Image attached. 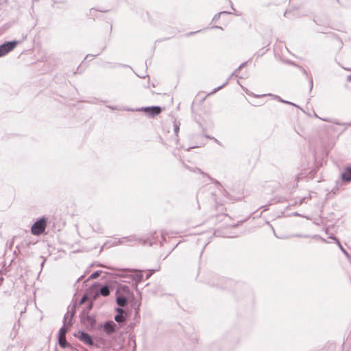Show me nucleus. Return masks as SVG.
I'll return each mask as SVG.
<instances>
[{
  "label": "nucleus",
  "instance_id": "nucleus-1",
  "mask_svg": "<svg viewBox=\"0 0 351 351\" xmlns=\"http://www.w3.org/2000/svg\"><path fill=\"white\" fill-rule=\"evenodd\" d=\"M47 226L46 220L44 217H42L37 221H36L31 228L32 233L34 235H40L43 233L45 230Z\"/></svg>",
  "mask_w": 351,
  "mask_h": 351
},
{
  "label": "nucleus",
  "instance_id": "nucleus-2",
  "mask_svg": "<svg viewBox=\"0 0 351 351\" xmlns=\"http://www.w3.org/2000/svg\"><path fill=\"white\" fill-rule=\"evenodd\" d=\"M17 41H10L5 43L0 46V57L5 56L11 51L17 45Z\"/></svg>",
  "mask_w": 351,
  "mask_h": 351
},
{
  "label": "nucleus",
  "instance_id": "nucleus-3",
  "mask_svg": "<svg viewBox=\"0 0 351 351\" xmlns=\"http://www.w3.org/2000/svg\"><path fill=\"white\" fill-rule=\"evenodd\" d=\"M66 328L64 324L59 330V336H58V342L59 345L62 348H66L68 346L67 341L66 340Z\"/></svg>",
  "mask_w": 351,
  "mask_h": 351
},
{
  "label": "nucleus",
  "instance_id": "nucleus-4",
  "mask_svg": "<svg viewBox=\"0 0 351 351\" xmlns=\"http://www.w3.org/2000/svg\"><path fill=\"white\" fill-rule=\"evenodd\" d=\"M76 337L84 343L92 346L93 344V341L90 335L85 332H79L78 335Z\"/></svg>",
  "mask_w": 351,
  "mask_h": 351
},
{
  "label": "nucleus",
  "instance_id": "nucleus-5",
  "mask_svg": "<svg viewBox=\"0 0 351 351\" xmlns=\"http://www.w3.org/2000/svg\"><path fill=\"white\" fill-rule=\"evenodd\" d=\"M117 327V324L111 322H107L104 325V330L108 335H111L115 331V328Z\"/></svg>",
  "mask_w": 351,
  "mask_h": 351
},
{
  "label": "nucleus",
  "instance_id": "nucleus-6",
  "mask_svg": "<svg viewBox=\"0 0 351 351\" xmlns=\"http://www.w3.org/2000/svg\"><path fill=\"white\" fill-rule=\"evenodd\" d=\"M144 110L151 116L158 115L161 112V108L159 106L147 107Z\"/></svg>",
  "mask_w": 351,
  "mask_h": 351
},
{
  "label": "nucleus",
  "instance_id": "nucleus-7",
  "mask_svg": "<svg viewBox=\"0 0 351 351\" xmlns=\"http://www.w3.org/2000/svg\"><path fill=\"white\" fill-rule=\"evenodd\" d=\"M136 241L137 240L135 238V237H133V236L123 237L121 239H119L117 241V244H123V243H135Z\"/></svg>",
  "mask_w": 351,
  "mask_h": 351
},
{
  "label": "nucleus",
  "instance_id": "nucleus-8",
  "mask_svg": "<svg viewBox=\"0 0 351 351\" xmlns=\"http://www.w3.org/2000/svg\"><path fill=\"white\" fill-rule=\"evenodd\" d=\"M341 178L343 180L351 181V167H348L344 170L341 174Z\"/></svg>",
  "mask_w": 351,
  "mask_h": 351
},
{
  "label": "nucleus",
  "instance_id": "nucleus-9",
  "mask_svg": "<svg viewBox=\"0 0 351 351\" xmlns=\"http://www.w3.org/2000/svg\"><path fill=\"white\" fill-rule=\"evenodd\" d=\"M95 319L91 315H86L84 319V322L91 326H93L95 324Z\"/></svg>",
  "mask_w": 351,
  "mask_h": 351
},
{
  "label": "nucleus",
  "instance_id": "nucleus-10",
  "mask_svg": "<svg viewBox=\"0 0 351 351\" xmlns=\"http://www.w3.org/2000/svg\"><path fill=\"white\" fill-rule=\"evenodd\" d=\"M99 293L103 296H108L110 294V289L108 286H103L99 289Z\"/></svg>",
  "mask_w": 351,
  "mask_h": 351
},
{
  "label": "nucleus",
  "instance_id": "nucleus-11",
  "mask_svg": "<svg viewBox=\"0 0 351 351\" xmlns=\"http://www.w3.org/2000/svg\"><path fill=\"white\" fill-rule=\"evenodd\" d=\"M330 239H332L335 241V243L338 245L339 249L342 251V252L344 254H346V256L348 255V253L347 252V251L343 248V247L342 246V245L341 244L339 241L335 237H330Z\"/></svg>",
  "mask_w": 351,
  "mask_h": 351
},
{
  "label": "nucleus",
  "instance_id": "nucleus-12",
  "mask_svg": "<svg viewBox=\"0 0 351 351\" xmlns=\"http://www.w3.org/2000/svg\"><path fill=\"white\" fill-rule=\"evenodd\" d=\"M117 302L120 306H125L128 301L125 297L119 296L117 298Z\"/></svg>",
  "mask_w": 351,
  "mask_h": 351
},
{
  "label": "nucleus",
  "instance_id": "nucleus-13",
  "mask_svg": "<svg viewBox=\"0 0 351 351\" xmlns=\"http://www.w3.org/2000/svg\"><path fill=\"white\" fill-rule=\"evenodd\" d=\"M114 319L118 323H121V322H123L125 321V317L123 316V315L117 314V315H115Z\"/></svg>",
  "mask_w": 351,
  "mask_h": 351
},
{
  "label": "nucleus",
  "instance_id": "nucleus-14",
  "mask_svg": "<svg viewBox=\"0 0 351 351\" xmlns=\"http://www.w3.org/2000/svg\"><path fill=\"white\" fill-rule=\"evenodd\" d=\"M134 278L136 280V281L137 282H139L141 281L142 278H143V274H142V272L141 271H138L137 272L135 275H134Z\"/></svg>",
  "mask_w": 351,
  "mask_h": 351
},
{
  "label": "nucleus",
  "instance_id": "nucleus-15",
  "mask_svg": "<svg viewBox=\"0 0 351 351\" xmlns=\"http://www.w3.org/2000/svg\"><path fill=\"white\" fill-rule=\"evenodd\" d=\"M173 128H174V132H175L176 135L177 136L179 129H180V123L178 121H174Z\"/></svg>",
  "mask_w": 351,
  "mask_h": 351
},
{
  "label": "nucleus",
  "instance_id": "nucleus-16",
  "mask_svg": "<svg viewBox=\"0 0 351 351\" xmlns=\"http://www.w3.org/2000/svg\"><path fill=\"white\" fill-rule=\"evenodd\" d=\"M234 73H233L231 75V76H230V77L227 80V81H226L223 84H222L221 86H219V87H218V88H215V89L214 90L213 93L217 92V90H219V89H221L223 86H225V85L228 82V81H229L230 78L232 75H234Z\"/></svg>",
  "mask_w": 351,
  "mask_h": 351
},
{
  "label": "nucleus",
  "instance_id": "nucleus-17",
  "mask_svg": "<svg viewBox=\"0 0 351 351\" xmlns=\"http://www.w3.org/2000/svg\"><path fill=\"white\" fill-rule=\"evenodd\" d=\"M99 271H95V272L93 273V274L90 276V277H89V278H90V279H95V278H97V277L99 276Z\"/></svg>",
  "mask_w": 351,
  "mask_h": 351
},
{
  "label": "nucleus",
  "instance_id": "nucleus-18",
  "mask_svg": "<svg viewBox=\"0 0 351 351\" xmlns=\"http://www.w3.org/2000/svg\"><path fill=\"white\" fill-rule=\"evenodd\" d=\"M156 270L155 269H152L150 271H149V272L147 273V276H146V279H148Z\"/></svg>",
  "mask_w": 351,
  "mask_h": 351
},
{
  "label": "nucleus",
  "instance_id": "nucleus-19",
  "mask_svg": "<svg viewBox=\"0 0 351 351\" xmlns=\"http://www.w3.org/2000/svg\"><path fill=\"white\" fill-rule=\"evenodd\" d=\"M221 14H230V12H220L219 13V14H218V15H215V16H214L213 20H216V19H218V17H219V16Z\"/></svg>",
  "mask_w": 351,
  "mask_h": 351
},
{
  "label": "nucleus",
  "instance_id": "nucleus-20",
  "mask_svg": "<svg viewBox=\"0 0 351 351\" xmlns=\"http://www.w3.org/2000/svg\"><path fill=\"white\" fill-rule=\"evenodd\" d=\"M86 299H87V296H86V295H84L82 298V299H81V300H80V304H82L83 303H84V302H85V301L86 300Z\"/></svg>",
  "mask_w": 351,
  "mask_h": 351
},
{
  "label": "nucleus",
  "instance_id": "nucleus-21",
  "mask_svg": "<svg viewBox=\"0 0 351 351\" xmlns=\"http://www.w3.org/2000/svg\"><path fill=\"white\" fill-rule=\"evenodd\" d=\"M117 311L118 312V314L123 315L124 313V311L121 308H117Z\"/></svg>",
  "mask_w": 351,
  "mask_h": 351
},
{
  "label": "nucleus",
  "instance_id": "nucleus-22",
  "mask_svg": "<svg viewBox=\"0 0 351 351\" xmlns=\"http://www.w3.org/2000/svg\"><path fill=\"white\" fill-rule=\"evenodd\" d=\"M322 119L323 121H327V122H332V121H331V120L328 119ZM332 123H336V124H339L337 122H333V121H332Z\"/></svg>",
  "mask_w": 351,
  "mask_h": 351
},
{
  "label": "nucleus",
  "instance_id": "nucleus-23",
  "mask_svg": "<svg viewBox=\"0 0 351 351\" xmlns=\"http://www.w3.org/2000/svg\"><path fill=\"white\" fill-rule=\"evenodd\" d=\"M313 80L311 78V79H310V88H311V89H312V88H313Z\"/></svg>",
  "mask_w": 351,
  "mask_h": 351
},
{
  "label": "nucleus",
  "instance_id": "nucleus-24",
  "mask_svg": "<svg viewBox=\"0 0 351 351\" xmlns=\"http://www.w3.org/2000/svg\"><path fill=\"white\" fill-rule=\"evenodd\" d=\"M282 102H283V103H286V104H291V105H293V106H295V104H292V103H291V102H289V101H285V100H283V99L282 100Z\"/></svg>",
  "mask_w": 351,
  "mask_h": 351
},
{
  "label": "nucleus",
  "instance_id": "nucleus-25",
  "mask_svg": "<svg viewBox=\"0 0 351 351\" xmlns=\"http://www.w3.org/2000/svg\"><path fill=\"white\" fill-rule=\"evenodd\" d=\"M347 81H348V82H351V75H348V76L347 77Z\"/></svg>",
  "mask_w": 351,
  "mask_h": 351
},
{
  "label": "nucleus",
  "instance_id": "nucleus-26",
  "mask_svg": "<svg viewBox=\"0 0 351 351\" xmlns=\"http://www.w3.org/2000/svg\"><path fill=\"white\" fill-rule=\"evenodd\" d=\"M245 64H242L239 66V67L238 68V69H240L241 68H242L243 66H244Z\"/></svg>",
  "mask_w": 351,
  "mask_h": 351
},
{
  "label": "nucleus",
  "instance_id": "nucleus-27",
  "mask_svg": "<svg viewBox=\"0 0 351 351\" xmlns=\"http://www.w3.org/2000/svg\"><path fill=\"white\" fill-rule=\"evenodd\" d=\"M276 97L278 98V99L280 101H281V102H282V99H280L279 97Z\"/></svg>",
  "mask_w": 351,
  "mask_h": 351
},
{
  "label": "nucleus",
  "instance_id": "nucleus-28",
  "mask_svg": "<svg viewBox=\"0 0 351 351\" xmlns=\"http://www.w3.org/2000/svg\"><path fill=\"white\" fill-rule=\"evenodd\" d=\"M2 281H3V278H2V277H1V278H0V283H1Z\"/></svg>",
  "mask_w": 351,
  "mask_h": 351
},
{
  "label": "nucleus",
  "instance_id": "nucleus-29",
  "mask_svg": "<svg viewBox=\"0 0 351 351\" xmlns=\"http://www.w3.org/2000/svg\"><path fill=\"white\" fill-rule=\"evenodd\" d=\"M348 71H351V69H346Z\"/></svg>",
  "mask_w": 351,
  "mask_h": 351
}]
</instances>
